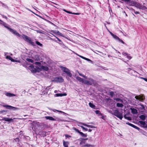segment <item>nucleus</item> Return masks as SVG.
I'll list each match as a JSON object with an SVG mask.
<instances>
[{
  "label": "nucleus",
  "mask_w": 147,
  "mask_h": 147,
  "mask_svg": "<svg viewBox=\"0 0 147 147\" xmlns=\"http://www.w3.org/2000/svg\"><path fill=\"white\" fill-rule=\"evenodd\" d=\"M88 80H84V84L90 86H95L96 84V81L92 78H88Z\"/></svg>",
  "instance_id": "1"
},
{
  "label": "nucleus",
  "mask_w": 147,
  "mask_h": 147,
  "mask_svg": "<svg viewBox=\"0 0 147 147\" xmlns=\"http://www.w3.org/2000/svg\"><path fill=\"white\" fill-rule=\"evenodd\" d=\"M112 114L119 118L121 120H122L123 117L122 113L120 112L118 109L114 110L113 113H112Z\"/></svg>",
  "instance_id": "2"
},
{
  "label": "nucleus",
  "mask_w": 147,
  "mask_h": 147,
  "mask_svg": "<svg viewBox=\"0 0 147 147\" xmlns=\"http://www.w3.org/2000/svg\"><path fill=\"white\" fill-rule=\"evenodd\" d=\"M62 70L63 72L66 73L68 76L70 77H71L72 76V74L70 72L69 70L67 68L63 66H61L60 67Z\"/></svg>",
  "instance_id": "3"
},
{
  "label": "nucleus",
  "mask_w": 147,
  "mask_h": 147,
  "mask_svg": "<svg viewBox=\"0 0 147 147\" xmlns=\"http://www.w3.org/2000/svg\"><path fill=\"white\" fill-rule=\"evenodd\" d=\"M22 38H23L26 41L33 45L34 43L31 41V38L23 34L22 36Z\"/></svg>",
  "instance_id": "4"
},
{
  "label": "nucleus",
  "mask_w": 147,
  "mask_h": 147,
  "mask_svg": "<svg viewBox=\"0 0 147 147\" xmlns=\"http://www.w3.org/2000/svg\"><path fill=\"white\" fill-rule=\"evenodd\" d=\"M3 106L4 107H5L6 109H8L9 110H13L14 111L18 110L19 109V108L17 107H16L12 106L10 105H3Z\"/></svg>",
  "instance_id": "5"
},
{
  "label": "nucleus",
  "mask_w": 147,
  "mask_h": 147,
  "mask_svg": "<svg viewBox=\"0 0 147 147\" xmlns=\"http://www.w3.org/2000/svg\"><path fill=\"white\" fill-rule=\"evenodd\" d=\"M135 7L137 8H138L140 9H142V10H144L146 9H147V8L146 7L138 2L136 3V5Z\"/></svg>",
  "instance_id": "6"
},
{
  "label": "nucleus",
  "mask_w": 147,
  "mask_h": 147,
  "mask_svg": "<svg viewBox=\"0 0 147 147\" xmlns=\"http://www.w3.org/2000/svg\"><path fill=\"white\" fill-rule=\"evenodd\" d=\"M8 30L14 35L18 37L20 36V34L18 33L16 30H14L10 28H8Z\"/></svg>",
  "instance_id": "7"
},
{
  "label": "nucleus",
  "mask_w": 147,
  "mask_h": 147,
  "mask_svg": "<svg viewBox=\"0 0 147 147\" xmlns=\"http://www.w3.org/2000/svg\"><path fill=\"white\" fill-rule=\"evenodd\" d=\"M8 30L14 35L18 37L20 36V34L18 33L16 30H14L10 28H8Z\"/></svg>",
  "instance_id": "8"
},
{
  "label": "nucleus",
  "mask_w": 147,
  "mask_h": 147,
  "mask_svg": "<svg viewBox=\"0 0 147 147\" xmlns=\"http://www.w3.org/2000/svg\"><path fill=\"white\" fill-rule=\"evenodd\" d=\"M8 30L14 35L18 37L20 36V34L18 33L16 30H14L10 28H8Z\"/></svg>",
  "instance_id": "9"
},
{
  "label": "nucleus",
  "mask_w": 147,
  "mask_h": 147,
  "mask_svg": "<svg viewBox=\"0 0 147 147\" xmlns=\"http://www.w3.org/2000/svg\"><path fill=\"white\" fill-rule=\"evenodd\" d=\"M77 122L78 123H79V124H81L85 126H86L87 127H90L91 128H95L96 127L94 126H93L92 125H88L86 124H85L84 123H82L81 122H79V121H77Z\"/></svg>",
  "instance_id": "10"
},
{
  "label": "nucleus",
  "mask_w": 147,
  "mask_h": 147,
  "mask_svg": "<svg viewBox=\"0 0 147 147\" xmlns=\"http://www.w3.org/2000/svg\"><path fill=\"white\" fill-rule=\"evenodd\" d=\"M54 80L57 82H62L64 81V79L61 77L55 78Z\"/></svg>",
  "instance_id": "11"
},
{
  "label": "nucleus",
  "mask_w": 147,
  "mask_h": 147,
  "mask_svg": "<svg viewBox=\"0 0 147 147\" xmlns=\"http://www.w3.org/2000/svg\"><path fill=\"white\" fill-rule=\"evenodd\" d=\"M126 124L129 125V126L135 128L136 129L139 130L140 129V128L137 126L134 125L128 122H127Z\"/></svg>",
  "instance_id": "12"
},
{
  "label": "nucleus",
  "mask_w": 147,
  "mask_h": 147,
  "mask_svg": "<svg viewBox=\"0 0 147 147\" xmlns=\"http://www.w3.org/2000/svg\"><path fill=\"white\" fill-rule=\"evenodd\" d=\"M135 98L136 99L140 101H142L144 99L143 96H135Z\"/></svg>",
  "instance_id": "13"
},
{
  "label": "nucleus",
  "mask_w": 147,
  "mask_h": 147,
  "mask_svg": "<svg viewBox=\"0 0 147 147\" xmlns=\"http://www.w3.org/2000/svg\"><path fill=\"white\" fill-rule=\"evenodd\" d=\"M29 67L31 68V70L32 72L33 73H36L37 72V70L36 69H35L34 67V66L31 65H30Z\"/></svg>",
  "instance_id": "14"
},
{
  "label": "nucleus",
  "mask_w": 147,
  "mask_h": 147,
  "mask_svg": "<svg viewBox=\"0 0 147 147\" xmlns=\"http://www.w3.org/2000/svg\"><path fill=\"white\" fill-rule=\"evenodd\" d=\"M16 118H14L13 119H10L9 118H6V117H3L2 119H1L2 120H4L6 121H11L13 119H16Z\"/></svg>",
  "instance_id": "15"
},
{
  "label": "nucleus",
  "mask_w": 147,
  "mask_h": 147,
  "mask_svg": "<svg viewBox=\"0 0 147 147\" xmlns=\"http://www.w3.org/2000/svg\"><path fill=\"white\" fill-rule=\"evenodd\" d=\"M63 10L65 11V12L68 13L69 14H73L76 15H79L80 14V13H72L70 11H67L65 9H63Z\"/></svg>",
  "instance_id": "16"
},
{
  "label": "nucleus",
  "mask_w": 147,
  "mask_h": 147,
  "mask_svg": "<svg viewBox=\"0 0 147 147\" xmlns=\"http://www.w3.org/2000/svg\"><path fill=\"white\" fill-rule=\"evenodd\" d=\"M69 144V142H68L63 140V145L64 147H68Z\"/></svg>",
  "instance_id": "17"
},
{
  "label": "nucleus",
  "mask_w": 147,
  "mask_h": 147,
  "mask_svg": "<svg viewBox=\"0 0 147 147\" xmlns=\"http://www.w3.org/2000/svg\"><path fill=\"white\" fill-rule=\"evenodd\" d=\"M130 110H131V112L134 114H137L138 112L137 110L134 108H130Z\"/></svg>",
  "instance_id": "18"
},
{
  "label": "nucleus",
  "mask_w": 147,
  "mask_h": 147,
  "mask_svg": "<svg viewBox=\"0 0 147 147\" xmlns=\"http://www.w3.org/2000/svg\"><path fill=\"white\" fill-rule=\"evenodd\" d=\"M5 94L6 96L9 97H11L16 96V95L15 94H12L11 93H9V92H8L5 93Z\"/></svg>",
  "instance_id": "19"
},
{
  "label": "nucleus",
  "mask_w": 147,
  "mask_h": 147,
  "mask_svg": "<svg viewBox=\"0 0 147 147\" xmlns=\"http://www.w3.org/2000/svg\"><path fill=\"white\" fill-rule=\"evenodd\" d=\"M76 78L77 79V80L79 82H81L82 83H84V80L83 79L78 76L76 77Z\"/></svg>",
  "instance_id": "20"
},
{
  "label": "nucleus",
  "mask_w": 147,
  "mask_h": 147,
  "mask_svg": "<svg viewBox=\"0 0 147 147\" xmlns=\"http://www.w3.org/2000/svg\"><path fill=\"white\" fill-rule=\"evenodd\" d=\"M137 3V2H135L133 1H131L130 0V1L129 2H128V3H126L127 4L129 3L132 6H135V7L136 5V3Z\"/></svg>",
  "instance_id": "21"
},
{
  "label": "nucleus",
  "mask_w": 147,
  "mask_h": 147,
  "mask_svg": "<svg viewBox=\"0 0 147 147\" xmlns=\"http://www.w3.org/2000/svg\"><path fill=\"white\" fill-rule=\"evenodd\" d=\"M94 146L93 145H91L89 144H86L84 145H82V147H94Z\"/></svg>",
  "instance_id": "22"
},
{
  "label": "nucleus",
  "mask_w": 147,
  "mask_h": 147,
  "mask_svg": "<svg viewBox=\"0 0 147 147\" xmlns=\"http://www.w3.org/2000/svg\"><path fill=\"white\" fill-rule=\"evenodd\" d=\"M1 22H0V24L3 25L8 30V28H10L9 27H8L7 26V24L5 23V22H3L2 21H1Z\"/></svg>",
  "instance_id": "23"
},
{
  "label": "nucleus",
  "mask_w": 147,
  "mask_h": 147,
  "mask_svg": "<svg viewBox=\"0 0 147 147\" xmlns=\"http://www.w3.org/2000/svg\"><path fill=\"white\" fill-rule=\"evenodd\" d=\"M45 118L47 120H49L50 121H53L54 120V118L50 116H45Z\"/></svg>",
  "instance_id": "24"
},
{
  "label": "nucleus",
  "mask_w": 147,
  "mask_h": 147,
  "mask_svg": "<svg viewBox=\"0 0 147 147\" xmlns=\"http://www.w3.org/2000/svg\"><path fill=\"white\" fill-rule=\"evenodd\" d=\"M40 135L42 136H46L47 132L45 131H42L41 132H40Z\"/></svg>",
  "instance_id": "25"
},
{
  "label": "nucleus",
  "mask_w": 147,
  "mask_h": 147,
  "mask_svg": "<svg viewBox=\"0 0 147 147\" xmlns=\"http://www.w3.org/2000/svg\"><path fill=\"white\" fill-rule=\"evenodd\" d=\"M89 106L91 107V108L96 109V107L95 106V105L93 104L92 103H91V102H90L89 103Z\"/></svg>",
  "instance_id": "26"
},
{
  "label": "nucleus",
  "mask_w": 147,
  "mask_h": 147,
  "mask_svg": "<svg viewBox=\"0 0 147 147\" xmlns=\"http://www.w3.org/2000/svg\"><path fill=\"white\" fill-rule=\"evenodd\" d=\"M54 33H55L58 34V35H60L61 36H63V34L60 33L59 31H52Z\"/></svg>",
  "instance_id": "27"
},
{
  "label": "nucleus",
  "mask_w": 147,
  "mask_h": 147,
  "mask_svg": "<svg viewBox=\"0 0 147 147\" xmlns=\"http://www.w3.org/2000/svg\"><path fill=\"white\" fill-rule=\"evenodd\" d=\"M6 58L7 59L10 60L12 62H14L15 61L14 59L12 58L10 56H6Z\"/></svg>",
  "instance_id": "28"
},
{
  "label": "nucleus",
  "mask_w": 147,
  "mask_h": 147,
  "mask_svg": "<svg viewBox=\"0 0 147 147\" xmlns=\"http://www.w3.org/2000/svg\"><path fill=\"white\" fill-rule=\"evenodd\" d=\"M111 36L113 37V38L115 39L116 40H118V39H119V38L116 35L114 34H111Z\"/></svg>",
  "instance_id": "29"
},
{
  "label": "nucleus",
  "mask_w": 147,
  "mask_h": 147,
  "mask_svg": "<svg viewBox=\"0 0 147 147\" xmlns=\"http://www.w3.org/2000/svg\"><path fill=\"white\" fill-rule=\"evenodd\" d=\"M85 143V140H83L80 143V145L82 147V145H84Z\"/></svg>",
  "instance_id": "30"
},
{
  "label": "nucleus",
  "mask_w": 147,
  "mask_h": 147,
  "mask_svg": "<svg viewBox=\"0 0 147 147\" xmlns=\"http://www.w3.org/2000/svg\"><path fill=\"white\" fill-rule=\"evenodd\" d=\"M139 118L142 120H144L145 119L146 116L144 115H142L139 116Z\"/></svg>",
  "instance_id": "31"
},
{
  "label": "nucleus",
  "mask_w": 147,
  "mask_h": 147,
  "mask_svg": "<svg viewBox=\"0 0 147 147\" xmlns=\"http://www.w3.org/2000/svg\"><path fill=\"white\" fill-rule=\"evenodd\" d=\"M56 95L57 96H66V95L67 94H63L58 93L56 94Z\"/></svg>",
  "instance_id": "32"
},
{
  "label": "nucleus",
  "mask_w": 147,
  "mask_h": 147,
  "mask_svg": "<svg viewBox=\"0 0 147 147\" xmlns=\"http://www.w3.org/2000/svg\"><path fill=\"white\" fill-rule=\"evenodd\" d=\"M124 118L128 120H131V118L130 117H127L126 115H125L124 116Z\"/></svg>",
  "instance_id": "33"
},
{
  "label": "nucleus",
  "mask_w": 147,
  "mask_h": 147,
  "mask_svg": "<svg viewBox=\"0 0 147 147\" xmlns=\"http://www.w3.org/2000/svg\"><path fill=\"white\" fill-rule=\"evenodd\" d=\"M114 100H116L117 101H119L121 102H123V100H122L118 98H114Z\"/></svg>",
  "instance_id": "34"
},
{
  "label": "nucleus",
  "mask_w": 147,
  "mask_h": 147,
  "mask_svg": "<svg viewBox=\"0 0 147 147\" xmlns=\"http://www.w3.org/2000/svg\"><path fill=\"white\" fill-rule=\"evenodd\" d=\"M54 117H55V118H54V120H53V121H61V119H60V118L57 117H55V116H54Z\"/></svg>",
  "instance_id": "35"
},
{
  "label": "nucleus",
  "mask_w": 147,
  "mask_h": 147,
  "mask_svg": "<svg viewBox=\"0 0 147 147\" xmlns=\"http://www.w3.org/2000/svg\"><path fill=\"white\" fill-rule=\"evenodd\" d=\"M123 105L122 103H117V106L119 107H122Z\"/></svg>",
  "instance_id": "36"
},
{
  "label": "nucleus",
  "mask_w": 147,
  "mask_h": 147,
  "mask_svg": "<svg viewBox=\"0 0 147 147\" xmlns=\"http://www.w3.org/2000/svg\"><path fill=\"white\" fill-rule=\"evenodd\" d=\"M78 126L80 127L83 129L85 130V131H87L88 130V129L87 128H85L83 126L80 125H78Z\"/></svg>",
  "instance_id": "37"
},
{
  "label": "nucleus",
  "mask_w": 147,
  "mask_h": 147,
  "mask_svg": "<svg viewBox=\"0 0 147 147\" xmlns=\"http://www.w3.org/2000/svg\"><path fill=\"white\" fill-rule=\"evenodd\" d=\"M139 122L140 124L144 126L146 124L145 122L142 121H140Z\"/></svg>",
  "instance_id": "38"
},
{
  "label": "nucleus",
  "mask_w": 147,
  "mask_h": 147,
  "mask_svg": "<svg viewBox=\"0 0 147 147\" xmlns=\"http://www.w3.org/2000/svg\"><path fill=\"white\" fill-rule=\"evenodd\" d=\"M110 95L111 96V98H113V96L115 94L113 92L111 91L110 92Z\"/></svg>",
  "instance_id": "39"
},
{
  "label": "nucleus",
  "mask_w": 147,
  "mask_h": 147,
  "mask_svg": "<svg viewBox=\"0 0 147 147\" xmlns=\"http://www.w3.org/2000/svg\"><path fill=\"white\" fill-rule=\"evenodd\" d=\"M42 67L43 69L45 70V71H47L49 69L48 68L47 66H42Z\"/></svg>",
  "instance_id": "40"
},
{
  "label": "nucleus",
  "mask_w": 147,
  "mask_h": 147,
  "mask_svg": "<svg viewBox=\"0 0 147 147\" xmlns=\"http://www.w3.org/2000/svg\"><path fill=\"white\" fill-rule=\"evenodd\" d=\"M26 60L27 61H28L29 62H31V63H33L34 62L33 60L32 59H28V58Z\"/></svg>",
  "instance_id": "41"
},
{
  "label": "nucleus",
  "mask_w": 147,
  "mask_h": 147,
  "mask_svg": "<svg viewBox=\"0 0 147 147\" xmlns=\"http://www.w3.org/2000/svg\"><path fill=\"white\" fill-rule=\"evenodd\" d=\"M80 134L83 137H86L87 136V135L84 134L83 132H80Z\"/></svg>",
  "instance_id": "42"
},
{
  "label": "nucleus",
  "mask_w": 147,
  "mask_h": 147,
  "mask_svg": "<svg viewBox=\"0 0 147 147\" xmlns=\"http://www.w3.org/2000/svg\"><path fill=\"white\" fill-rule=\"evenodd\" d=\"M36 44L40 47H42L43 46V45L42 44L40 43L38 41H36Z\"/></svg>",
  "instance_id": "43"
},
{
  "label": "nucleus",
  "mask_w": 147,
  "mask_h": 147,
  "mask_svg": "<svg viewBox=\"0 0 147 147\" xmlns=\"http://www.w3.org/2000/svg\"><path fill=\"white\" fill-rule=\"evenodd\" d=\"M73 129L76 132H78V133H79V134L80 133V132H81V131H80L79 130L77 129H76V127H73Z\"/></svg>",
  "instance_id": "44"
},
{
  "label": "nucleus",
  "mask_w": 147,
  "mask_h": 147,
  "mask_svg": "<svg viewBox=\"0 0 147 147\" xmlns=\"http://www.w3.org/2000/svg\"><path fill=\"white\" fill-rule=\"evenodd\" d=\"M95 113L96 114H100V113L99 111V110H96L95 111Z\"/></svg>",
  "instance_id": "45"
},
{
  "label": "nucleus",
  "mask_w": 147,
  "mask_h": 147,
  "mask_svg": "<svg viewBox=\"0 0 147 147\" xmlns=\"http://www.w3.org/2000/svg\"><path fill=\"white\" fill-rule=\"evenodd\" d=\"M35 57L36 58L35 59V60L36 61H38L39 60V57L38 56V55H36L35 56Z\"/></svg>",
  "instance_id": "46"
},
{
  "label": "nucleus",
  "mask_w": 147,
  "mask_h": 147,
  "mask_svg": "<svg viewBox=\"0 0 147 147\" xmlns=\"http://www.w3.org/2000/svg\"><path fill=\"white\" fill-rule=\"evenodd\" d=\"M14 140L15 142H19V139L18 138H16L14 139Z\"/></svg>",
  "instance_id": "47"
},
{
  "label": "nucleus",
  "mask_w": 147,
  "mask_h": 147,
  "mask_svg": "<svg viewBox=\"0 0 147 147\" xmlns=\"http://www.w3.org/2000/svg\"><path fill=\"white\" fill-rule=\"evenodd\" d=\"M65 136L66 138H71V136L68 134H65Z\"/></svg>",
  "instance_id": "48"
},
{
  "label": "nucleus",
  "mask_w": 147,
  "mask_h": 147,
  "mask_svg": "<svg viewBox=\"0 0 147 147\" xmlns=\"http://www.w3.org/2000/svg\"><path fill=\"white\" fill-rule=\"evenodd\" d=\"M35 64L36 65H41L40 63L39 62H36L35 63Z\"/></svg>",
  "instance_id": "49"
},
{
  "label": "nucleus",
  "mask_w": 147,
  "mask_h": 147,
  "mask_svg": "<svg viewBox=\"0 0 147 147\" xmlns=\"http://www.w3.org/2000/svg\"><path fill=\"white\" fill-rule=\"evenodd\" d=\"M118 40L119 42H121L123 44H125V42L123 41V40L120 38H119V39H118Z\"/></svg>",
  "instance_id": "50"
},
{
  "label": "nucleus",
  "mask_w": 147,
  "mask_h": 147,
  "mask_svg": "<svg viewBox=\"0 0 147 147\" xmlns=\"http://www.w3.org/2000/svg\"><path fill=\"white\" fill-rule=\"evenodd\" d=\"M122 54L124 56H126L127 55V53H126L124 52H123L122 53Z\"/></svg>",
  "instance_id": "51"
},
{
  "label": "nucleus",
  "mask_w": 147,
  "mask_h": 147,
  "mask_svg": "<svg viewBox=\"0 0 147 147\" xmlns=\"http://www.w3.org/2000/svg\"><path fill=\"white\" fill-rule=\"evenodd\" d=\"M85 60H86L88 61H90L91 62H92V61L91 60L86 57L85 58Z\"/></svg>",
  "instance_id": "52"
},
{
  "label": "nucleus",
  "mask_w": 147,
  "mask_h": 147,
  "mask_svg": "<svg viewBox=\"0 0 147 147\" xmlns=\"http://www.w3.org/2000/svg\"><path fill=\"white\" fill-rule=\"evenodd\" d=\"M36 31L38 33H41V34L43 33V32H42V31L38 30H36Z\"/></svg>",
  "instance_id": "53"
},
{
  "label": "nucleus",
  "mask_w": 147,
  "mask_h": 147,
  "mask_svg": "<svg viewBox=\"0 0 147 147\" xmlns=\"http://www.w3.org/2000/svg\"><path fill=\"white\" fill-rule=\"evenodd\" d=\"M78 56H79L81 58L84 59H85V57H83V56H81V55H78V54H77Z\"/></svg>",
  "instance_id": "54"
},
{
  "label": "nucleus",
  "mask_w": 147,
  "mask_h": 147,
  "mask_svg": "<svg viewBox=\"0 0 147 147\" xmlns=\"http://www.w3.org/2000/svg\"><path fill=\"white\" fill-rule=\"evenodd\" d=\"M52 35L55 36V37H56V38H57V39L60 42H61V40L59 38H57V37H56L55 36V35H54L53 34H52Z\"/></svg>",
  "instance_id": "55"
},
{
  "label": "nucleus",
  "mask_w": 147,
  "mask_h": 147,
  "mask_svg": "<svg viewBox=\"0 0 147 147\" xmlns=\"http://www.w3.org/2000/svg\"><path fill=\"white\" fill-rule=\"evenodd\" d=\"M40 123L39 122H36V123H35V125H36L37 126H39L40 125Z\"/></svg>",
  "instance_id": "56"
},
{
  "label": "nucleus",
  "mask_w": 147,
  "mask_h": 147,
  "mask_svg": "<svg viewBox=\"0 0 147 147\" xmlns=\"http://www.w3.org/2000/svg\"><path fill=\"white\" fill-rule=\"evenodd\" d=\"M141 79L144 80L145 81L147 82V78H144L143 77H141Z\"/></svg>",
  "instance_id": "57"
},
{
  "label": "nucleus",
  "mask_w": 147,
  "mask_h": 147,
  "mask_svg": "<svg viewBox=\"0 0 147 147\" xmlns=\"http://www.w3.org/2000/svg\"><path fill=\"white\" fill-rule=\"evenodd\" d=\"M134 13L136 14H140V12L139 11H135V10H134Z\"/></svg>",
  "instance_id": "58"
},
{
  "label": "nucleus",
  "mask_w": 147,
  "mask_h": 147,
  "mask_svg": "<svg viewBox=\"0 0 147 147\" xmlns=\"http://www.w3.org/2000/svg\"><path fill=\"white\" fill-rule=\"evenodd\" d=\"M57 111L58 112H60V113H63V114H65V112H63V111H59V110H57Z\"/></svg>",
  "instance_id": "59"
},
{
  "label": "nucleus",
  "mask_w": 147,
  "mask_h": 147,
  "mask_svg": "<svg viewBox=\"0 0 147 147\" xmlns=\"http://www.w3.org/2000/svg\"><path fill=\"white\" fill-rule=\"evenodd\" d=\"M127 57L129 59H130L131 58V57L129 56H127Z\"/></svg>",
  "instance_id": "60"
},
{
  "label": "nucleus",
  "mask_w": 147,
  "mask_h": 147,
  "mask_svg": "<svg viewBox=\"0 0 147 147\" xmlns=\"http://www.w3.org/2000/svg\"><path fill=\"white\" fill-rule=\"evenodd\" d=\"M14 60H15V61H14L13 62H18V63H20V61L19 60H15L14 59Z\"/></svg>",
  "instance_id": "61"
},
{
  "label": "nucleus",
  "mask_w": 147,
  "mask_h": 147,
  "mask_svg": "<svg viewBox=\"0 0 147 147\" xmlns=\"http://www.w3.org/2000/svg\"><path fill=\"white\" fill-rule=\"evenodd\" d=\"M2 5V6H3V7H5L6 6V5L4 3H3V4H1V5Z\"/></svg>",
  "instance_id": "62"
},
{
  "label": "nucleus",
  "mask_w": 147,
  "mask_h": 147,
  "mask_svg": "<svg viewBox=\"0 0 147 147\" xmlns=\"http://www.w3.org/2000/svg\"><path fill=\"white\" fill-rule=\"evenodd\" d=\"M79 75L80 76L82 77H84V75L83 74H80V73H79Z\"/></svg>",
  "instance_id": "63"
},
{
  "label": "nucleus",
  "mask_w": 147,
  "mask_h": 147,
  "mask_svg": "<svg viewBox=\"0 0 147 147\" xmlns=\"http://www.w3.org/2000/svg\"><path fill=\"white\" fill-rule=\"evenodd\" d=\"M85 79H88V78H87V77L86 76H84V77H83Z\"/></svg>",
  "instance_id": "64"
}]
</instances>
